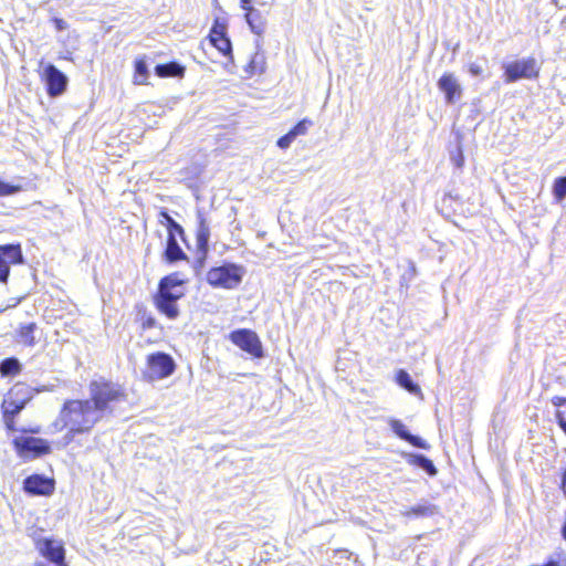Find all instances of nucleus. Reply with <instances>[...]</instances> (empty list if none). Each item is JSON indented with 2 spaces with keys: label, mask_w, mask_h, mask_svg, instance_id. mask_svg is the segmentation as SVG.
Returning <instances> with one entry per match:
<instances>
[{
  "label": "nucleus",
  "mask_w": 566,
  "mask_h": 566,
  "mask_svg": "<svg viewBox=\"0 0 566 566\" xmlns=\"http://www.w3.org/2000/svg\"><path fill=\"white\" fill-rule=\"evenodd\" d=\"M101 419L102 417L97 409L94 408V403L87 399L67 400L60 412V421L63 423V427L70 429L66 436L69 439H72L75 433L90 431Z\"/></svg>",
  "instance_id": "f257e3e1"
},
{
  "label": "nucleus",
  "mask_w": 566,
  "mask_h": 566,
  "mask_svg": "<svg viewBox=\"0 0 566 566\" xmlns=\"http://www.w3.org/2000/svg\"><path fill=\"white\" fill-rule=\"evenodd\" d=\"M185 283L179 273H171L159 281L155 304L170 319L179 316L177 302L185 296Z\"/></svg>",
  "instance_id": "f03ea898"
},
{
  "label": "nucleus",
  "mask_w": 566,
  "mask_h": 566,
  "mask_svg": "<svg viewBox=\"0 0 566 566\" xmlns=\"http://www.w3.org/2000/svg\"><path fill=\"white\" fill-rule=\"evenodd\" d=\"M90 394V400L102 418L106 412L113 411L115 403L126 399V395L119 385L107 381H92Z\"/></svg>",
  "instance_id": "7ed1b4c3"
},
{
  "label": "nucleus",
  "mask_w": 566,
  "mask_h": 566,
  "mask_svg": "<svg viewBox=\"0 0 566 566\" xmlns=\"http://www.w3.org/2000/svg\"><path fill=\"white\" fill-rule=\"evenodd\" d=\"M244 270L241 265L234 263H224L220 266L211 268L206 275L207 282L213 287L232 290L242 281Z\"/></svg>",
  "instance_id": "20e7f679"
},
{
  "label": "nucleus",
  "mask_w": 566,
  "mask_h": 566,
  "mask_svg": "<svg viewBox=\"0 0 566 566\" xmlns=\"http://www.w3.org/2000/svg\"><path fill=\"white\" fill-rule=\"evenodd\" d=\"M176 368L175 360L166 353L157 352L147 356V367L144 370V378L155 381L169 377Z\"/></svg>",
  "instance_id": "39448f33"
},
{
  "label": "nucleus",
  "mask_w": 566,
  "mask_h": 566,
  "mask_svg": "<svg viewBox=\"0 0 566 566\" xmlns=\"http://www.w3.org/2000/svg\"><path fill=\"white\" fill-rule=\"evenodd\" d=\"M30 399V389L24 384L14 385L2 401V416L15 417Z\"/></svg>",
  "instance_id": "423d86ee"
},
{
  "label": "nucleus",
  "mask_w": 566,
  "mask_h": 566,
  "mask_svg": "<svg viewBox=\"0 0 566 566\" xmlns=\"http://www.w3.org/2000/svg\"><path fill=\"white\" fill-rule=\"evenodd\" d=\"M229 338L234 345L253 357L262 358L264 356L262 343L255 332L245 328L237 329L230 334Z\"/></svg>",
  "instance_id": "0eeeda50"
},
{
  "label": "nucleus",
  "mask_w": 566,
  "mask_h": 566,
  "mask_svg": "<svg viewBox=\"0 0 566 566\" xmlns=\"http://www.w3.org/2000/svg\"><path fill=\"white\" fill-rule=\"evenodd\" d=\"M198 228L196 233L197 239V262L193 270L197 275L200 274V270L203 268L205 260L208 253L209 240H210V227L207 219L201 210L197 212Z\"/></svg>",
  "instance_id": "6e6552de"
},
{
  "label": "nucleus",
  "mask_w": 566,
  "mask_h": 566,
  "mask_svg": "<svg viewBox=\"0 0 566 566\" xmlns=\"http://www.w3.org/2000/svg\"><path fill=\"white\" fill-rule=\"evenodd\" d=\"M13 444L21 457L35 458L50 452V444L46 440L34 437H18Z\"/></svg>",
  "instance_id": "1a4fd4ad"
},
{
  "label": "nucleus",
  "mask_w": 566,
  "mask_h": 566,
  "mask_svg": "<svg viewBox=\"0 0 566 566\" xmlns=\"http://www.w3.org/2000/svg\"><path fill=\"white\" fill-rule=\"evenodd\" d=\"M42 76L46 84L48 94L51 97L60 96L66 91L67 76L55 65L50 63L44 65Z\"/></svg>",
  "instance_id": "9d476101"
},
{
  "label": "nucleus",
  "mask_w": 566,
  "mask_h": 566,
  "mask_svg": "<svg viewBox=\"0 0 566 566\" xmlns=\"http://www.w3.org/2000/svg\"><path fill=\"white\" fill-rule=\"evenodd\" d=\"M504 69L506 82H515L520 78H532L536 77L538 74L535 59L514 61L506 64Z\"/></svg>",
  "instance_id": "9b49d317"
},
{
  "label": "nucleus",
  "mask_w": 566,
  "mask_h": 566,
  "mask_svg": "<svg viewBox=\"0 0 566 566\" xmlns=\"http://www.w3.org/2000/svg\"><path fill=\"white\" fill-rule=\"evenodd\" d=\"M23 489L33 495H50L54 492V481L43 475L33 474L24 480Z\"/></svg>",
  "instance_id": "f8f14e48"
},
{
  "label": "nucleus",
  "mask_w": 566,
  "mask_h": 566,
  "mask_svg": "<svg viewBox=\"0 0 566 566\" xmlns=\"http://www.w3.org/2000/svg\"><path fill=\"white\" fill-rule=\"evenodd\" d=\"M38 548L40 553L53 564H66L65 549L62 543L54 539L44 538L39 542Z\"/></svg>",
  "instance_id": "ddd939ff"
},
{
  "label": "nucleus",
  "mask_w": 566,
  "mask_h": 566,
  "mask_svg": "<svg viewBox=\"0 0 566 566\" xmlns=\"http://www.w3.org/2000/svg\"><path fill=\"white\" fill-rule=\"evenodd\" d=\"M465 135L459 130L453 132V137L449 143L448 151L449 158L454 168L462 169L464 166V147Z\"/></svg>",
  "instance_id": "4468645a"
},
{
  "label": "nucleus",
  "mask_w": 566,
  "mask_h": 566,
  "mask_svg": "<svg viewBox=\"0 0 566 566\" xmlns=\"http://www.w3.org/2000/svg\"><path fill=\"white\" fill-rule=\"evenodd\" d=\"M388 423L397 437L409 442L411 446L420 448V449H424V450L430 448L429 443L427 441H424L422 438L411 434L407 430V428L402 423V421H400L398 419H389Z\"/></svg>",
  "instance_id": "2eb2a0df"
},
{
  "label": "nucleus",
  "mask_w": 566,
  "mask_h": 566,
  "mask_svg": "<svg viewBox=\"0 0 566 566\" xmlns=\"http://www.w3.org/2000/svg\"><path fill=\"white\" fill-rule=\"evenodd\" d=\"M438 87L444 93L449 104L454 103L461 95V86L452 73L443 74L438 81Z\"/></svg>",
  "instance_id": "dca6fc26"
},
{
  "label": "nucleus",
  "mask_w": 566,
  "mask_h": 566,
  "mask_svg": "<svg viewBox=\"0 0 566 566\" xmlns=\"http://www.w3.org/2000/svg\"><path fill=\"white\" fill-rule=\"evenodd\" d=\"M312 124L308 119H302L298 122L289 133H286L284 136L280 137L276 142L277 147L281 149H287L291 144L296 139L298 136H303L307 133L308 126Z\"/></svg>",
  "instance_id": "f3484780"
},
{
  "label": "nucleus",
  "mask_w": 566,
  "mask_h": 566,
  "mask_svg": "<svg viewBox=\"0 0 566 566\" xmlns=\"http://www.w3.org/2000/svg\"><path fill=\"white\" fill-rule=\"evenodd\" d=\"M177 235L178 232L168 233L167 245L164 255L166 261L169 263L187 259L186 253L182 251L177 241Z\"/></svg>",
  "instance_id": "a211bd4d"
},
{
  "label": "nucleus",
  "mask_w": 566,
  "mask_h": 566,
  "mask_svg": "<svg viewBox=\"0 0 566 566\" xmlns=\"http://www.w3.org/2000/svg\"><path fill=\"white\" fill-rule=\"evenodd\" d=\"M401 455L410 465L422 469L430 476H434L438 473L433 462L423 454L401 452Z\"/></svg>",
  "instance_id": "6ab92c4d"
},
{
  "label": "nucleus",
  "mask_w": 566,
  "mask_h": 566,
  "mask_svg": "<svg viewBox=\"0 0 566 566\" xmlns=\"http://www.w3.org/2000/svg\"><path fill=\"white\" fill-rule=\"evenodd\" d=\"M1 261L10 269L11 264L22 263L23 256L20 245H0Z\"/></svg>",
  "instance_id": "aec40b11"
},
{
  "label": "nucleus",
  "mask_w": 566,
  "mask_h": 566,
  "mask_svg": "<svg viewBox=\"0 0 566 566\" xmlns=\"http://www.w3.org/2000/svg\"><path fill=\"white\" fill-rule=\"evenodd\" d=\"M438 506L427 501L419 503L409 510L402 511L401 515L406 517H430L438 514Z\"/></svg>",
  "instance_id": "412c9836"
},
{
  "label": "nucleus",
  "mask_w": 566,
  "mask_h": 566,
  "mask_svg": "<svg viewBox=\"0 0 566 566\" xmlns=\"http://www.w3.org/2000/svg\"><path fill=\"white\" fill-rule=\"evenodd\" d=\"M245 20L251 31L258 35H261L265 29V18L258 9H249L245 13Z\"/></svg>",
  "instance_id": "4be33fe9"
},
{
  "label": "nucleus",
  "mask_w": 566,
  "mask_h": 566,
  "mask_svg": "<svg viewBox=\"0 0 566 566\" xmlns=\"http://www.w3.org/2000/svg\"><path fill=\"white\" fill-rule=\"evenodd\" d=\"M155 73L159 77H182L185 67L177 62H169L156 65Z\"/></svg>",
  "instance_id": "5701e85b"
},
{
  "label": "nucleus",
  "mask_w": 566,
  "mask_h": 566,
  "mask_svg": "<svg viewBox=\"0 0 566 566\" xmlns=\"http://www.w3.org/2000/svg\"><path fill=\"white\" fill-rule=\"evenodd\" d=\"M38 329V325L35 323H29L25 325H21L17 332L18 342L22 343L25 346L33 347L36 344L35 339V331Z\"/></svg>",
  "instance_id": "b1692460"
},
{
  "label": "nucleus",
  "mask_w": 566,
  "mask_h": 566,
  "mask_svg": "<svg viewBox=\"0 0 566 566\" xmlns=\"http://www.w3.org/2000/svg\"><path fill=\"white\" fill-rule=\"evenodd\" d=\"M22 365L15 357H9L0 363V374L2 377L14 376L21 371Z\"/></svg>",
  "instance_id": "393cba45"
},
{
  "label": "nucleus",
  "mask_w": 566,
  "mask_h": 566,
  "mask_svg": "<svg viewBox=\"0 0 566 566\" xmlns=\"http://www.w3.org/2000/svg\"><path fill=\"white\" fill-rule=\"evenodd\" d=\"M396 379H397V382L399 384V386L402 387L403 389H406L407 391H409L410 394L420 392V387L413 382L410 375L406 370L400 369L397 373Z\"/></svg>",
  "instance_id": "a878e982"
},
{
  "label": "nucleus",
  "mask_w": 566,
  "mask_h": 566,
  "mask_svg": "<svg viewBox=\"0 0 566 566\" xmlns=\"http://www.w3.org/2000/svg\"><path fill=\"white\" fill-rule=\"evenodd\" d=\"M160 218H161V219H160V222H161V223H166V227H167V231H168V233H170V232H178V235H179L181 239H184V234H185V232H184L182 227H181L178 222H176V221H175V220L169 216V213H168V212H166V211H161V212H160Z\"/></svg>",
  "instance_id": "bb28decb"
},
{
  "label": "nucleus",
  "mask_w": 566,
  "mask_h": 566,
  "mask_svg": "<svg viewBox=\"0 0 566 566\" xmlns=\"http://www.w3.org/2000/svg\"><path fill=\"white\" fill-rule=\"evenodd\" d=\"M553 196L557 203H560L566 198V176L555 179L553 185Z\"/></svg>",
  "instance_id": "cd10ccee"
},
{
  "label": "nucleus",
  "mask_w": 566,
  "mask_h": 566,
  "mask_svg": "<svg viewBox=\"0 0 566 566\" xmlns=\"http://www.w3.org/2000/svg\"><path fill=\"white\" fill-rule=\"evenodd\" d=\"M148 67L143 59H138L135 62V82L137 84H144L148 77Z\"/></svg>",
  "instance_id": "c85d7f7f"
},
{
  "label": "nucleus",
  "mask_w": 566,
  "mask_h": 566,
  "mask_svg": "<svg viewBox=\"0 0 566 566\" xmlns=\"http://www.w3.org/2000/svg\"><path fill=\"white\" fill-rule=\"evenodd\" d=\"M223 55H228L231 53L232 46L229 38L226 35L219 41H214L212 43Z\"/></svg>",
  "instance_id": "c756f323"
},
{
  "label": "nucleus",
  "mask_w": 566,
  "mask_h": 566,
  "mask_svg": "<svg viewBox=\"0 0 566 566\" xmlns=\"http://www.w3.org/2000/svg\"><path fill=\"white\" fill-rule=\"evenodd\" d=\"M21 190L20 186H14L8 182H4L0 179V197L11 196Z\"/></svg>",
  "instance_id": "7c9ffc66"
},
{
  "label": "nucleus",
  "mask_w": 566,
  "mask_h": 566,
  "mask_svg": "<svg viewBox=\"0 0 566 566\" xmlns=\"http://www.w3.org/2000/svg\"><path fill=\"white\" fill-rule=\"evenodd\" d=\"M223 36H226L224 27L221 25V24L216 23L212 27L211 32H210V41H211V43H213L214 41H219Z\"/></svg>",
  "instance_id": "2f4dec72"
},
{
  "label": "nucleus",
  "mask_w": 566,
  "mask_h": 566,
  "mask_svg": "<svg viewBox=\"0 0 566 566\" xmlns=\"http://www.w3.org/2000/svg\"><path fill=\"white\" fill-rule=\"evenodd\" d=\"M469 72L474 76H480L484 73V66L482 63L473 62L469 65Z\"/></svg>",
  "instance_id": "473e14b6"
},
{
  "label": "nucleus",
  "mask_w": 566,
  "mask_h": 566,
  "mask_svg": "<svg viewBox=\"0 0 566 566\" xmlns=\"http://www.w3.org/2000/svg\"><path fill=\"white\" fill-rule=\"evenodd\" d=\"M52 21H53V23H54V25H55V29H56L57 31L66 30V29H67V27H69L67 22H66L65 20H63V19H60V18H53V20H52Z\"/></svg>",
  "instance_id": "72a5a7b5"
},
{
  "label": "nucleus",
  "mask_w": 566,
  "mask_h": 566,
  "mask_svg": "<svg viewBox=\"0 0 566 566\" xmlns=\"http://www.w3.org/2000/svg\"><path fill=\"white\" fill-rule=\"evenodd\" d=\"M2 418H3V422L6 424V428L10 431H14L15 430V427H14V418L15 417L2 416Z\"/></svg>",
  "instance_id": "f704fd0d"
},
{
  "label": "nucleus",
  "mask_w": 566,
  "mask_h": 566,
  "mask_svg": "<svg viewBox=\"0 0 566 566\" xmlns=\"http://www.w3.org/2000/svg\"><path fill=\"white\" fill-rule=\"evenodd\" d=\"M552 403L556 407H560V406H564L566 405V398L565 397H560V396H554L552 399H551Z\"/></svg>",
  "instance_id": "c9c22d12"
},
{
  "label": "nucleus",
  "mask_w": 566,
  "mask_h": 566,
  "mask_svg": "<svg viewBox=\"0 0 566 566\" xmlns=\"http://www.w3.org/2000/svg\"><path fill=\"white\" fill-rule=\"evenodd\" d=\"M251 2L252 0H241V8L245 11L252 9L253 7L250 6Z\"/></svg>",
  "instance_id": "e433bc0d"
},
{
  "label": "nucleus",
  "mask_w": 566,
  "mask_h": 566,
  "mask_svg": "<svg viewBox=\"0 0 566 566\" xmlns=\"http://www.w3.org/2000/svg\"><path fill=\"white\" fill-rule=\"evenodd\" d=\"M555 418H556V420H557L558 426H560V420H566V419L564 418V413H563L562 411H559V410H558V411H556V413H555Z\"/></svg>",
  "instance_id": "4c0bfd02"
},
{
  "label": "nucleus",
  "mask_w": 566,
  "mask_h": 566,
  "mask_svg": "<svg viewBox=\"0 0 566 566\" xmlns=\"http://www.w3.org/2000/svg\"><path fill=\"white\" fill-rule=\"evenodd\" d=\"M562 489H563L564 493L566 494V469H565V472L563 475Z\"/></svg>",
  "instance_id": "58836bf2"
},
{
  "label": "nucleus",
  "mask_w": 566,
  "mask_h": 566,
  "mask_svg": "<svg viewBox=\"0 0 566 566\" xmlns=\"http://www.w3.org/2000/svg\"><path fill=\"white\" fill-rule=\"evenodd\" d=\"M55 566H69L67 564H54ZM35 566H49L43 562H36Z\"/></svg>",
  "instance_id": "ea45409f"
},
{
  "label": "nucleus",
  "mask_w": 566,
  "mask_h": 566,
  "mask_svg": "<svg viewBox=\"0 0 566 566\" xmlns=\"http://www.w3.org/2000/svg\"><path fill=\"white\" fill-rule=\"evenodd\" d=\"M154 324H155L154 318H148V319H147V322L145 323V325H146L147 327H153V326H154Z\"/></svg>",
  "instance_id": "a19ab883"
},
{
  "label": "nucleus",
  "mask_w": 566,
  "mask_h": 566,
  "mask_svg": "<svg viewBox=\"0 0 566 566\" xmlns=\"http://www.w3.org/2000/svg\"><path fill=\"white\" fill-rule=\"evenodd\" d=\"M562 536L566 541V521L564 522L563 527H562Z\"/></svg>",
  "instance_id": "79ce46f5"
},
{
  "label": "nucleus",
  "mask_w": 566,
  "mask_h": 566,
  "mask_svg": "<svg viewBox=\"0 0 566 566\" xmlns=\"http://www.w3.org/2000/svg\"><path fill=\"white\" fill-rule=\"evenodd\" d=\"M560 429L564 431V433L566 434V420H560Z\"/></svg>",
  "instance_id": "37998d69"
},
{
  "label": "nucleus",
  "mask_w": 566,
  "mask_h": 566,
  "mask_svg": "<svg viewBox=\"0 0 566 566\" xmlns=\"http://www.w3.org/2000/svg\"><path fill=\"white\" fill-rule=\"evenodd\" d=\"M453 200V196L450 193L443 198V203H447L448 201Z\"/></svg>",
  "instance_id": "c03bdc74"
},
{
  "label": "nucleus",
  "mask_w": 566,
  "mask_h": 566,
  "mask_svg": "<svg viewBox=\"0 0 566 566\" xmlns=\"http://www.w3.org/2000/svg\"><path fill=\"white\" fill-rule=\"evenodd\" d=\"M450 207L453 209V211H457V210H458V208H457V207H452L451 205H450Z\"/></svg>",
  "instance_id": "a18cd8bd"
}]
</instances>
